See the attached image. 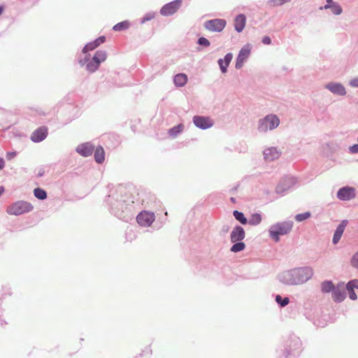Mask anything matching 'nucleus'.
<instances>
[{"mask_svg": "<svg viewBox=\"0 0 358 358\" xmlns=\"http://www.w3.org/2000/svg\"><path fill=\"white\" fill-rule=\"evenodd\" d=\"M106 202L109 206L110 212L118 219L127 222L133 218V204L129 203L124 196L110 194Z\"/></svg>", "mask_w": 358, "mask_h": 358, "instance_id": "f257e3e1", "label": "nucleus"}, {"mask_svg": "<svg viewBox=\"0 0 358 358\" xmlns=\"http://www.w3.org/2000/svg\"><path fill=\"white\" fill-rule=\"evenodd\" d=\"M313 273V269L310 266L296 267L281 272L278 274V279L285 285H299L311 279Z\"/></svg>", "mask_w": 358, "mask_h": 358, "instance_id": "f03ea898", "label": "nucleus"}, {"mask_svg": "<svg viewBox=\"0 0 358 358\" xmlns=\"http://www.w3.org/2000/svg\"><path fill=\"white\" fill-rule=\"evenodd\" d=\"M302 351V343L299 337L294 334L289 335L284 348L281 350L279 358H296Z\"/></svg>", "mask_w": 358, "mask_h": 358, "instance_id": "7ed1b4c3", "label": "nucleus"}, {"mask_svg": "<svg viewBox=\"0 0 358 358\" xmlns=\"http://www.w3.org/2000/svg\"><path fill=\"white\" fill-rule=\"evenodd\" d=\"M294 222L292 220L279 222L272 224L268 229L269 236L275 241H280V236L288 234L292 229Z\"/></svg>", "mask_w": 358, "mask_h": 358, "instance_id": "20e7f679", "label": "nucleus"}, {"mask_svg": "<svg viewBox=\"0 0 358 358\" xmlns=\"http://www.w3.org/2000/svg\"><path fill=\"white\" fill-rule=\"evenodd\" d=\"M280 124V120L276 115L269 114L258 121L257 130L260 133H266L268 130H273Z\"/></svg>", "mask_w": 358, "mask_h": 358, "instance_id": "39448f33", "label": "nucleus"}, {"mask_svg": "<svg viewBox=\"0 0 358 358\" xmlns=\"http://www.w3.org/2000/svg\"><path fill=\"white\" fill-rule=\"evenodd\" d=\"M34 209L33 205L26 201H17L14 202L7 208L9 215H20L31 212Z\"/></svg>", "mask_w": 358, "mask_h": 358, "instance_id": "423d86ee", "label": "nucleus"}, {"mask_svg": "<svg viewBox=\"0 0 358 358\" xmlns=\"http://www.w3.org/2000/svg\"><path fill=\"white\" fill-rule=\"evenodd\" d=\"M107 57L106 50H96L91 60L87 62L85 69L90 73H94L100 66L101 64L103 62Z\"/></svg>", "mask_w": 358, "mask_h": 358, "instance_id": "0eeeda50", "label": "nucleus"}, {"mask_svg": "<svg viewBox=\"0 0 358 358\" xmlns=\"http://www.w3.org/2000/svg\"><path fill=\"white\" fill-rule=\"evenodd\" d=\"M297 180L294 177L286 176L280 179L275 187V193L282 196L287 194L296 184Z\"/></svg>", "mask_w": 358, "mask_h": 358, "instance_id": "6e6552de", "label": "nucleus"}, {"mask_svg": "<svg viewBox=\"0 0 358 358\" xmlns=\"http://www.w3.org/2000/svg\"><path fill=\"white\" fill-rule=\"evenodd\" d=\"M226 24L227 22L224 19L216 18L206 21L203 27L210 31L220 32L224 29Z\"/></svg>", "mask_w": 358, "mask_h": 358, "instance_id": "1a4fd4ad", "label": "nucleus"}, {"mask_svg": "<svg viewBox=\"0 0 358 358\" xmlns=\"http://www.w3.org/2000/svg\"><path fill=\"white\" fill-rule=\"evenodd\" d=\"M336 196L340 201H350L356 196V189L351 186H344L338 190Z\"/></svg>", "mask_w": 358, "mask_h": 358, "instance_id": "9d476101", "label": "nucleus"}, {"mask_svg": "<svg viewBox=\"0 0 358 358\" xmlns=\"http://www.w3.org/2000/svg\"><path fill=\"white\" fill-rule=\"evenodd\" d=\"M182 0H173L164 5L160 9V14L163 16L173 15L180 8Z\"/></svg>", "mask_w": 358, "mask_h": 358, "instance_id": "9b49d317", "label": "nucleus"}, {"mask_svg": "<svg viewBox=\"0 0 358 358\" xmlns=\"http://www.w3.org/2000/svg\"><path fill=\"white\" fill-rule=\"evenodd\" d=\"M155 218V214L146 210L141 211L136 216V222L141 227H150Z\"/></svg>", "mask_w": 358, "mask_h": 358, "instance_id": "f8f14e48", "label": "nucleus"}, {"mask_svg": "<svg viewBox=\"0 0 358 358\" xmlns=\"http://www.w3.org/2000/svg\"><path fill=\"white\" fill-rule=\"evenodd\" d=\"M193 123L199 129L205 130L213 127V120L207 116L195 115L193 117Z\"/></svg>", "mask_w": 358, "mask_h": 358, "instance_id": "ddd939ff", "label": "nucleus"}, {"mask_svg": "<svg viewBox=\"0 0 358 358\" xmlns=\"http://www.w3.org/2000/svg\"><path fill=\"white\" fill-rule=\"evenodd\" d=\"M250 54V48L249 44L241 49L236 59L235 68L236 69H240L243 66L244 62L248 58Z\"/></svg>", "mask_w": 358, "mask_h": 358, "instance_id": "4468645a", "label": "nucleus"}, {"mask_svg": "<svg viewBox=\"0 0 358 358\" xmlns=\"http://www.w3.org/2000/svg\"><path fill=\"white\" fill-rule=\"evenodd\" d=\"M48 133V131L46 127H40L32 132L30 139L34 143H40L47 137Z\"/></svg>", "mask_w": 358, "mask_h": 358, "instance_id": "2eb2a0df", "label": "nucleus"}, {"mask_svg": "<svg viewBox=\"0 0 358 358\" xmlns=\"http://www.w3.org/2000/svg\"><path fill=\"white\" fill-rule=\"evenodd\" d=\"M94 150V145L91 142L81 143L78 145L76 151L81 156L87 157L92 155Z\"/></svg>", "mask_w": 358, "mask_h": 358, "instance_id": "dca6fc26", "label": "nucleus"}, {"mask_svg": "<svg viewBox=\"0 0 358 358\" xmlns=\"http://www.w3.org/2000/svg\"><path fill=\"white\" fill-rule=\"evenodd\" d=\"M333 300L336 303H341L346 298V292L343 289V283H338L331 292Z\"/></svg>", "mask_w": 358, "mask_h": 358, "instance_id": "f3484780", "label": "nucleus"}, {"mask_svg": "<svg viewBox=\"0 0 358 358\" xmlns=\"http://www.w3.org/2000/svg\"><path fill=\"white\" fill-rule=\"evenodd\" d=\"M325 87L334 94L338 96H344L346 94L345 87L340 83L331 82L327 84Z\"/></svg>", "mask_w": 358, "mask_h": 358, "instance_id": "a211bd4d", "label": "nucleus"}, {"mask_svg": "<svg viewBox=\"0 0 358 358\" xmlns=\"http://www.w3.org/2000/svg\"><path fill=\"white\" fill-rule=\"evenodd\" d=\"M245 237V231L243 227L241 225H236L232 229L230 234L231 242H236L238 241H243Z\"/></svg>", "mask_w": 358, "mask_h": 358, "instance_id": "6ab92c4d", "label": "nucleus"}, {"mask_svg": "<svg viewBox=\"0 0 358 358\" xmlns=\"http://www.w3.org/2000/svg\"><path fill=\"white\" fill-rule=\"evenodd\" d=\"M324 149H326L330 154H334L340 152L343 145L341 141L331 140L325 143Z\"/></svg>", "mask_w": 358, "mask_h": 358, "instance_id": "aec40b11", "label": "nucleus"}, {"mask_svg": "<svg viewBox=\"0 0 358 358\" xmlns=\"http://www.w3.org/2000/svg\"><path fill=\"white\" fill-rule=\"evenodd\" d=\"M355 289H358V279L350 280L345 285V289L348 293L349 298L352 301L357 299Z\"/></svg>", "mask_w": 358, "mask_h": 358, "instance_id": "412c9836", "label": "nucleus"}, {"mask_svg": "<svg viewBox=\"0 0 358 358\" xmlns=\"http://www.w3.org/2000/svg\"><path fill=\"white\" fill-rule=\"evenodd\" d=\"M281 152L275 148L271 147L264 150V157L267 161H273L280 157Z\"/></svg>", "mask_w": 358, "mask_h": 358, "instance_id": "4be33fe9", "label": "nucleus"}, {"mask_svg": "<svg viewBox=\"0 0 358 358\" xmlns=\"http://www.w3.org/2000/svg\"><path fill=\"white\" fill-rule=\"evenodd\" d=\"M232 58L233 54L231 52H228L225 55L224 59H218L217 63L222 73H224L227 71V68L230 64Z\"/></svg>", "mask_w": 358, "mask_h": 358, "instance_id": "5701e85b", "label": "nucleus"}, {"mask_svg": "<svg viewBox=\"0 0 358 358\" xmlns=\"http://www.w3.org/2000/svg\"><path fill=\"white\" fill-rule=\"evenodd\" d=\"M246 17L244 14H238L234 19V29L240 33L243 31L245 27Z\"/></svg>", "mask_w": 358, "mask_h": 358, "instance_id": "b1692460", "label": "nucleus"}, {"mask_svg": "<svg viewBox=\"0 0 358 358\" xmlns=\"http://www.w3.org/2000/svg\"><path fill=\"white\" fill-rule=\"evenodd\" d=\"M94 151L96 162L98 164H102L105 160V151L103 148L101 146H98Z\"/></svg>", "mask_w": 358, "mask_h": 358, "instance_id": "393cba45", "label": "nucleus"}, {"mask_svg": "<svg viewBox=\"0 0 358 358\" xmlns=\"http://www.w3.org/2000/svg\"><path fill=\"white\" fill-rule=\"evenodd\" d=\"M187 82V76L185 73H178L173 77V83L177 87H183Z\"/></svg>", "mask_w": 358, "mask_h": 358, "instance_id": "a878e982", "label": "nucleus"}, {"mask_svg": "<svg viewBox=\"0 0 358 358\" xmlns=\"http://www.w3.org/2000/svg\"><path fill=\"white\" fill-rule=\"evenodd\" d=\"M331 9V11L333 14L336 15H341L343 12L342 7L338 3L334 4H326L323 7H320V9Z\"/></svg>", "mask_w": 358, "mask_h": 358, "instance_id": "bb28decb", "label": "nucleus"}, {"mask_svg": "<svg viewBox=\"0 0 358 358\" xmlns=\"http://www.w3.org/2000/svg\"><path fill=\"white\" fill-rule=\"evenodd\" d=\"M335 287L336 286L331 280H324L321 284V291L323 293L332 292Z\"/></svg>", "mask_w": 358, "mask_h": 358, "instance_id": "cd10ccee", "label": "nucleus"}, {"mask_svg": "<svg viewBox=\"0 0 358 358\" xmlns=\"http://www.w3.org/2000/svg\"><path fill=\"white\" fill-rule=\"evenodd\" d=\"M233 215L241 224L245 225L248 223V219L245 216L243 213L234 210L233 211Z\"/></svg>", "mask_w": 358, "mask_h": 358, "instance_id": "c85d7f7f", "label": "nucleus"}, {"mask_svg": "<svg viewBox=\"0 0 358 358\" xmlns=\"http://www.w3.org/2000/svg\"><path fill=\"white\" fill-rule=\"evenodd\" d=\"M234 244L230 248V251L234 253L241 252L245 250V244L242 241L232 242Z\"/></svg>", "mask_w": 358, "mask_h": 358, "instance_id": "c756f323", "label": "nucleus"}, {"mask_svg": "<svg viewBox=\"0 0 358 358\" xmlns=\"http://www.w3.org/2000/svg\"><path fill=\"white\" fill-rule=\"evenodd\" d=\"M130 22L128 20H124L117 23L113 27V30L115 31H122L129 29Z\"/></svg>", "mask_w": 358, "mask_h": 358, "instance_id": "7c9ffc66", "label": "nucleus"}, {"mask_svg": "<svg viewBox=\"0 0 358 358\" xmlns=\"http://www.w3.org/2000/svg\"><path fill=\"white\" fill-rule=\"evenodd\" d=\"M262 217L260 213H255L251 215L250 218L248 220V223L251 226H256L260 224Z\"/></svg>", "mask_w": 358, "mask_h": 358, "instance_id": "2f4dec72", "label": "nucleus"}, {"mask_svg": "<svg viewBox=\"0 0 358 358\" xmlns=\"http://www.w3.org/2000/svg\"><path fill=\"white\" fill-rule=\"evenodd\" d=\"M184 129V125L182 124H179L176 126H174L169 129V134L171 137H176Z\"/></svg>", "mask_w": 358, "mask_h": 358, "instance_id": "473e14b6", "label": "nucleus"}, {"mask_svg": "<svg viewBox=\"0 0 358 358\" xmlns=\"http://www.w3.org/2000/svg\"><path fill=\"white\" fill-rule=\"evenodd\" d=\"M34 195L39 200H45L48 196L46 191L41 187H36L34 189Z\"/></svg>", "mask_w": 358, "mask_h": 358, "instance_id": "72a5a7b5", "label": "nucleus"}, {"mask_svg": "<svg viewBox=\"0 0 358 358\" xmlns=\"http://www.w3.org/2000/svg\"><path fill=\"white\" fill-rule=\"evenodd\" d=\"M275 301L280 308H284L289 303V299L287 296L282 297L280 294L275 296Z\"/></svg>", "mask_w": 358, "mask_h": 358, "instance_id": "f704fd0d", "label": "nucleus"}, {"mask_svg": "<svg viewBox=\"0 0 358 358\" xmlns=\"http://www.w3.org/2000/svg\"><path fill=\"white\" fill-rule=\"evenodd\" d=\"M97 48V45L95 43V42L93 41H91V42H89L87 43L83 48L82 50V52L83 54H86L87 52H88L89 51H91V50H94L95 48Z\"/></svg>", "mask_w": 358, "mask_h": 358, "instance_id": "c9c22d12", "label": "nucleus"}, {"mask_svg": "<svg viewBox=\"0 0 358 358\" xmlns=\"http://www.w3.org/2000/svg\"><path fill=\"white\" fill-rule=\"evenodd\" d=\"M83 57H80L78 59V62L80 64V66H84L87 65V62H89L91 60V55L89 53L84 54Z\"/></svg>", "mask_w": 358, "mask_h": 358, "instance_id": "e433bc0d", "label": "nucleus"}, {"mask_svg": "<svg viewBox=\"0 0 358 358\" xmlns=\"http://www.w3.org/2000/svg\"><path fill=\"white\" fill-rule=\"evenodd\" d=\"M83 57H80L78 59V62L80 64V66H84L87 65V62H89L91 60V55L89 53L84 54Z\"/></svg>", "mask_w": 358, "mask_h": 358, "instance_id": "4c0bfd02", "label": "nucleus"}, {"mask_svg": "<svg viewBox=\"0 0 358 358\" xmlns=\"http://www.w3.org/2000/svg\"><path fill=\"white\" fill-rule=\"evenodd\" d=\"M310 216H311V213L309 211H307L303 213L297 214L295 216V220H296V221L299 222H302L303 220H306L310 218Z\"/></svg>", "mask_w": 358, "mask_h": 358, "instance_id": "58836bf2", "label": "nucleus"}, {"mask_svg": "<svg viewBox=\"0 0 358 358\" xmlns=\"http://www.w3.org/2000/svg\"><path fill=\"white\" fill-rule=\"evenodd\" d=\"M348 224V221L347 220H342L340 222V224L337 226L335 231H338V233H341V234H343Z\"/></svg>", "mask_w": 358, "mask_h": 358, "instance_id": "ea45409f", "label": "nucleus"}, {"mask_svg": "<svg viewBox=\"0 0 358 358\" xmlns=\"http://www.w3.org/2000/svg\"><path fill=\"white\" fill-rule=\"evenodd\" d=\"M155 17V13L149 12L145 14V15L141 19V23L143 24L148 21L152 20Z\"/></svg>", "mask_w": 358, "mask_h": 358, "instance_id": "a19ab883", "label": "nucleus"}, {"mask_svg": "<svg viewBox=\"0 0 358 358\" xmlns=\"http://www.w3.org/2000/svg\"><path fill=\"white\" fill-rule=\"evenodd\" d=\"M292 0H269L268 3L271 6H280L285 3L290 2Z\"/></svg>", "mask_w": 358, "mask_h": 358, "instance_id": "79ce46f5", "label": "nucleus"}, {"mask_svg": "<svg viewBox=\"0 0 358 358\" xmlns=\"http://www.w3.org/2000/svg\"><path fill=\"white\" fill-rule=\"evenodd\" d=\"M196 43L198 45L205 48L209 47L210 45V41L206 38L203 36L199 37Z\"/></svg>", "mask_w": 358, "mask_h": 358, "instance_id": "37998d69", "label": "nucleus"}, {"mask_svg": "<svg viewBox=\"0 0 358 358\" xmlns=\"http://www.w3.org/2000/svg\"><path fill=\"white\" fill-rule=\"evenodd\" d=\"M350 263L352 267L358 268V251L352 255Z\"/></svg>", "mask_w": 358, "mask_h": 358, "instance_id": "c03bdc74", "label": "nucleus"}, {"mask_svg": "<svg viewBox=\"0 0 358 358\" xmlns=\"http://www.w3.org/2000/svg\"><path fill=\"white\" fill-rule=\"evenodd\" d=\"M342 235L343 234H341V233H338V231H335L334 233L333 238H332V243L334 245L337 244L339 242V241L341 240Z\"/></svg>", "mask_w": 358, "mask_h": 358, "instance_id": "a18cd8bd", "label": "nucleus"}, {"mask_svg": "<svg viewBox=\"0 0 358 358\" xmlns=\"http://www.w3.org/2000/svg\"><path fill=\"white\" fill-rule=\"evenodd\" d=\"M106 38L105 36H101L98 37L97 38H96L95 40H94V41L96 44L97 47H99L101 44L103 43L106 41Z\"/></svg>", "mask_w": 358, "mask_h": 358, "instance_id": "49530a36", "label": "nucleus"}, {"mask_svg": "<svg viewBox=\"0 0 358 358\" xmlns=\"http://www.w3.org/2000/svg\"><path fill=\"white\" fill-rule=\"evenodd\" d=\"M16 156H17V152L16 151H12V152H6V157L7 160H12Z\"/></svg>", "mask_w": 358, "mask_h": 358, "instance_id": "de8ad7c7", "label": "nucleus"}, {"mask_svg": "<svg viewBox=\"0 0 358 358\" xmlns=\"http://www.w3.org/2000/svg\"><path fill=\"white\" fill-rule=\"evenodd\" d=\"M349 152L351 154H357L358 153V143L354 144L349 147Z\"/></svg>", "mask_w": 358, "mask_h": 358, "instance_id": "09e8293b", "label": "nucleus"}, {"mask_svg": "<svg viewBox=\"0 0 358 358\" xmlns=\"http://www.w3.org/2000/svg\"><path fill=\"white\" fill-rule=\"evenodd\" d=\"M229 226L227 225V224H224L222 228H221V230H220V234L221 235H224L226 234H227L229 231Z\"/></svg>", "mask_w": 358, "mask_h": 358, "instance_id": "8fccbe9b", "label": "nucleus"}, {"mask_svg": "<svg viewBox=\"0 0 358 358\" xmlns=\"http://www.w3.org/2000/svg\"><path fill=\"white\" fill-rule=\"evenodd\" d=\"M349 85L352 87H358V78L352 79Z\"/></svg>", "mask_w": 358, "mask_h": 358, "instance_id": "3c124183", "label": "nucleus"}, {"mask_svg": "<svg viewBox=\"0 0 358 358\" xmlns=\"http://www.w3.org/2000/svg\"><path fill=\"white\" fill-rule=\"evenodd\" d=\"M262 42L265 45H270L271 43V38L268 36H265L263 37Z\"/></svg>", "mask_w": 358, "mask_h": 358, "instance_id": "603ef678", "label": "nucleus"}, {"mask_svg": "<svg viewBox=\"0 0 358 358\" xmlns=\"http://www.w3.org/2000/svg\"><path fill=\"white\" fill-rule=\"evenodd\" d=\"M36 112L37 113V114H38V115L45 116V115H47V113H46L45 111H43L42 109H41V108H39V109H36Z\"/></svg>", "mask_w": 358, "mask_h": 358, "instance_id": "864d4df0", "label": "nucleus"}, {"mask_svg": "<svg viewBox=\"0 0 358 358\" xmlns=\"http://www.w3.org/2000/svg\"><path fill=\"white\" fill-rule=\"evenodd\" d=\"M5 167V161L3 157H0V170H2Z\"/></svg>", "mask_w": 358, "mask_h": 358, "instance_id": "5fc2aeb1", "label": "nucleus"}, {"mask_svg": "<svg viewBox=\"0 0 358 358\" xmlns=\"http://www.w3.org/2000/svg\"><path fill=\"white\" fill-rule=\"evenodd\" d=\"M327 1V4H334V3H336V2H334L333 0H326Z\"/></svg>", "mask_w": 358, "mask_h": 358, "instance_id": "6e6d98bb", "label": "nucleus"}, {"mask_svg": "<svg viewBox=\"0 0 358 358\" xmlns=\"http://www.w3.org/2000/svg\"><path fill=\"white\" fill-rule=\"evenodd\" d=\"M3 11V6H0V15H1Z\"/></svg>", "mask_w": 358, "mask_h": 358, "instance_id": "4d7b16f0", "label": "nucleus"}, {"mask_svg": "<svg viewBox=\"0 0 358 358\" xmlns=\"http://www.w3.org/2000/svg\"><path fill=\"white\" fill-rule=\"evenodd\" d=\"M3 324H6V322H3V320H2L1 319H0V324H1V326H3Z\"/></svg>", "mask_w": 358, "mask_h": 358, "instance_id": "13d9d810", "label": "nucleus"}, {"mask_svg": "<svg viewBox=\"0 0 358 358\" xmlns=\"http://www.w3.org/2000/svg\"><path fill=\"white\" fill-rule=\"evenodd\" d=\"M230 200H231V202H233V203H235V202H236V199H235V198H234V197H231V198L230 199Z\"/></svg>", "mask_w": 358, "mask_h": 358, "instance_id": "bf43d9fd", "label": "nucleus"}, {"mask_svg": "<svg viewBox=\"0 0 358 358\" xmlns=\"http://www.w3.org/2000/svg\"><path fill=\"white\" fill-rule=\"evenodd\" d=\"M43 175V173H39L38 174V176L41 177V176H42Z\"/></svg>", "mask_w": 358, "mask_h": 358, "instance_id": "052dcab7", "label": "nucleus"}, {"mask_svg": "<svg viewBox=\"0 0 358 358\" xmlns=\"http://www.w3.org/2000/svg\"><path fill=\"white\" fill-rule=\"evenodd\" d=\"M357 141H358V137H357Z\"/></svg>", "mask_w": 358, "mask_h": 358, "instance_id": "680f3d73", "label": "nucleus"}]
</instances>
